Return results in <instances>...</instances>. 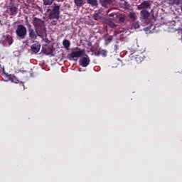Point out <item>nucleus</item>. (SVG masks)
Instances as JSON below:
<instances>
[{"label":"nucleus","mask_w":182,"mask_h":182,"mask_svg":"<svg viewBox=\"0 0 182 182\" xmlns=\"http://www.w3.org/2000/svg\"><path fill=\"white\" fill-rule=\"evenodd\" d=\"M52 9L48 8L46 12H50L48 14V18L50 19H59L60 18V5L53 3Z\"/></svg>","instance_id":"1"},{"label":"nucleus","mask_w":182,"mask_h":182,"mask_svg":"<svg viewBox=\"0 0 182 182\" xmlns=\"http://www.w3.org/2000/svg\"><path fill=\"white\" fill-rule=\"evenodd\" d=\"M28 33V30L23 24H18L16 30V35L19 39H25Z\"/></svg>","instance_id":"2"},{"label":"nucleus","mask_w":182,"mask_h":182,"mask_svg":"<svg viewBox=\"0 0 182 182\" xmlns=\"http://www.w3.org/2000/svg\"><path fill=\"white\" fill-rule=\"evenodd\" d=\"M54 50L55 48H53V46L45 44L42 46V53H44L45 55H51V56H53Z\"/></svg>","instance_id":"3"},{"label":"nucleus","mask_w":182,"mask_h":182,"mask_svg":"<svg viewBox=\"0 0 182 182\" xmlns=\"http://www.w3.org/2000/svg\"><path fill=\"white\" fill-rule=\"evenodd\" d=\"M77 51H72L71 53L69 55L70 58L72 59L75 58H81L85 55V50L80 49L79 48H75Z\"/></svg>","instance_id":"4"},{"label":"nucleus","mask_w":182,"mask_h":182,"mask_svg":"<svg viewBox=\"0 0 182 182\" xmlns=\"http://www.w3.org/2000/svg\"><path fill=\"white\" fill-rule=\"evenodd\" d=\"M28 38L31 41H36L38 39V32L32 28L31 24H28Z\"/></svg>","instance_id":"5"},{"label":"nucleus","mask_w":182,"mask_h":182,"mask_svg":"<svg viewBox=\"0 0 182 182\" xmlns=\"http://www.w3.org/2000/svg\"><path fill=\"white\" fill-rule=\"evenodd\" d=\"M33 25L35 29H38V28H42L45 26V21L42 19L34 17L33 20Z\"/></svg>","instance_id":"6"},{"label":"nucleus","mask_w":182,"mask_h":182,"mask_svg":"<svg viewBox=\"0 0 182 182\" xmlns=\"http://www.w3.org/2000/svg\"><path fill=\"white\" fill-rule=\"evenodd\" d=\"M79 65L80 66H82V68H87V66L90 65V58H89V55H86L82 59H80Z\"/></svg>","instance_id":"7"},{"label":"nucleus","mask_w":182,"mask_h":182,"mask_svg":"<svg viewBox=\"0 0 182 182\" xmlns=\"http://www.w3.org/2000/svg\"><path fill=\"white\" fill-rule=\"evenodd\" d=\"M36 31L37 32L38 36H40V38H45L46 36V28L45 26L38 28H36Z\"/></svg>","instance_id":"8"},{"label":"nucleus","mask_w":182,"mask_h":182,"mask_svg":"<svg viewBox=\"0 0 182 182\" xmlns=\"http://www.w3.org/2000/svg\"><path fill=\"white\" fill-rule=\"evenodd\" d=\"M140 16L141 19H143L144 21H147L149 19V16H150V12L147 11L146 9H143L140 11Z\"/></svg>","instance_id":"9"},{"label":"nucleus","mask_w":182,"mask_h":182,"mask_svg":"<svg viewBox=\"0 0 182 182\" xmlns=\"http://www.w3.org/2000/svg\"><path fill=\"white\" fill-rule=\"evenodd\" d=\"M8 9L9 11V15L11 16H15L18 14V7L15 6V5L9 6Z\"/></svg>","instance_id":"10"},{"label":"nucleus","mask_w":182,"mask_h":182,"mask_svg":"<svg viewBox=\"0 0 182 182\" xmlns=\"http://www.w3.org/2000/svg\"><path fill=\"white\" fill-rule=\"evenodd\" d=\"M151 4H150V1H144L140 5L138 6V9H147L150 8Z\"/></svg>","instance_id":"11"},{"label":"nucleus","mask_w":182,"mask_h":182,"mask_svg":"<svg viewBox=\"0 0 182 182\" xmlns=\"http://www.w3.org/2000/svg\"><path fill=\"white\" fill-rule=\"evenodd\" d=\"M9 44V46H11L12 43H14V38H12V36L8 35L5 37L4 40L3 41V45L5 46V45Z\"/></svg>","instance_id":"12"},{"label":"nucleus","mask_w":182,"mask_h":182,"mask_svg":"<svg viewBox=\"0 0 182 182\" xmlns=\"http://www.w3.org/2000/svg\"><path fill=\"white\" fill-rule=\"evenodd\" d=\"M113 1L114 0H100V2L104 8H108L109 5L113 4Z\"/></svg>","instance_id":"13"},{"label":"nucleus","mask_w":182,"mask_h":182,"mask_svg":"<svg viewBox=\"0 0 182 182\" xmlns=\"http://www.w3.org/2000/svg\"><path fill=\"white\" fill-rule=\"evenodd\" d=\"M41 50V46L39 43H35L31 46V51L33 53H38Z\"/></svg>","instance_id":"14"},{"label":"nucleus","mask_w":182,"mask_h":182,"mask_svg":"<svg viewBox=\"0 0 182 182\" xmlns=\"http://www.w3.org/2000/svg\"><path fill=\"white\" fill-rule=\"evenodd\" d=\"M6 76L8 77L9 80H11L12 83H19V80L16 79V77L12 75H8V73H6Z\"/></svg>","instance_id":"15"},{"label":"nucleus","mask_w":182,"mask_h":182,"mask_svg":"<svg viewBox=\"0 0 182 182\" xmlns=\"http://www.w3.org/2000/svg\"><path fill=\"white\" fill-rule=\"evenodd\" d=\"M135 60H136V63H141V62H143V60H144V55H143V53H140V54L137 55L135 57Z\"/></svg>","instance_id":"16"},{"label":"nucleus","mask_w":182,"mask_h":182,"mask_svg":"<svg viewBox=\"0 0 182 182\" xmlns=\"http://www.w3.org/2000/svg\"><path fill=\"white\" fill-rule=\"evenodd\" d=\"M63 46H64L65 49L69 50V48H70V41L69 40H63Z\"/></svg>","instance_id":"17"},{"label":"nucleus","mask_w":182,"mask_h":182,"mask_svg":"<svg viewBox=\"0 0 182 182\" xmlns=\"http://www.w3.org/2000/svg\"><path fill=\"white\" fill-rule=\"evenodd\" d=\"M92 19H94V21H100V19H102V16H100V13L95 11V14L92 16Z\"/></svg>","instance_id":"18"},{"label":"nucleus","mask_w":182,"mask_h":182,"mask_svg":"<svg viewBox=\"0 0 182 182\" xmlns=\"http://www.w3.org/2000/svg\"><path fill=\"white\" fill-rule=\"evenodd\" d=\"M129 18L131 19L132 22H134L137 19V15L134 12L129 14Z\"/></svg>","instance_id":"19"},{"label":"nucleus","mask_w":182,"mask_h":182,"mask_svg":"<svg viewBox=\"0 0 182 182\" xmlns=\"http://www.w3.org/2000/svg\"><path fill=\"white\" fill-rule=\"evenodd\" d=\"M55 0H43V4L45 6H50Z\"/></svg>","instance_id":"20"},{"label":"nucleus","mask_w":182,"mask_h":182,"mask_svg":"<svg viewBox=\"0 0 182 182\" xmlns=\"http://www.w3.org/2000/svg\"><path fill=\"white\" fill-rule=\"evenodd\" d=\"M87 3L92 6H97V0H87Z\"/></svg>","instance_id":"21"},{"label":"nucleus","mask_w":182,"mask_h":182,"mask_svg":"<svg viewBox=\"0 0 182 182\" xmlns=\"http://www.w3.org/2000/svg\"><path fill=\"white\" fill-rule=\"evenodd\" d=\"M140 28V24L139 23V21H135L132 24L131 29H139Z\"/></svg>","instance_id":"22"},{"label":"nucleus","mask_w":182,"mask_h":182,"mask_svg":"<svg viewBox=\"0 0 182 182\" xmlns=\"http://www.w3.org/2000/svg\"><path fill=\"white\" fill-rule=\"evenodd\" d=\"M76 6L80 7L83 5V0H74Z\"/></svg>","instance_id":"23"},{"label":"nucleus","mask_w":182,"mask_h":182,"mask_svg":"<svg viewBox=\"0 0 182 182\" xmlns=\"http://www.w3.org/2000/svg\"><path fill=\"white\" fill-rule=\"evenodd\" d=\"M100 53L103 58L107 56V50L100 49Z\"/></svg>","instance_id":"24"},{"label":"nucleus","mask_w":182,"mask_h":182,"mask_svg":"<svg viewBox=\"0 0 182 182\" xmlns=\"http://www.w3.org/2000/svg\"><path fill=\"white\" fill-rule=\"evenodd\" d=\"M171 2L173 5H176L177 6L182 4V0H171Z\"/></svg>","instance_id":"25"},{"label":"nucleus","mask_w":182,"mask_h":182,"mask_svg":"<svg viewBox=\"0 0 182 182\" xmlns=\"http://www.w3.org/2000/svg\"><path fill=\"white\" fill-rule=\"evenodd\" d=\"M119 22H121L122 23H123V22H124V21H126V16H124V15L122 14V15L119 16Z\"/></svg>","instance_id":"26"},{"label":"nucleus","mask_w":182,"mask_h":182,"mask_svg":"<svg viewBox=\"0 0 182 182\" xmlns=\"http://www.w3.org/2000/svg\"><path fill=\"white\" fill-rule=\"evenodd\" d=\"M107 24L111 27V28H116V24L112 21H108Z\"/></svg>","instance_id":"27"},{"label":"nucleus","mask_w":182,"mask_h":182,"mask_svg":"<svg viewBox=\"0 0 182 182\" xmlns=\"http://www.w3.org/2000/svg\"><path fill=\"white\" fill-rule=\"evenodd\" d=\"M112 41H113V36H109L106 39V42H108V43H110V42H112Z\"/></svg>","instance_id":"28"},{"label":"nucleus","mask_w":182,"mask_h":182,"mask_svg":"<svg viewBox=\"0 0 182 182\" xmlns=\"http://www.w3.org/2000/svg\"><path fill=\"white\" fill-rule=\"evenodd\" d=\"M114 50H115V52H117V50H119V46L117 44H115L114 46Z\"/></svg>","instance_id":"29"},{"label":"nucleus","mask_w":182,"mask_h":182,"mask_svg":"<svg viewBox=\"0 0 182 182\" xmlns=\"http://www.w3.org/2000/svg\"><path fill=\"white\" fill-rule=\"evenodd\" d=\"M95 56H100V50L95 53Z\"/></svg>","instance_id":"30"},{"label":"nucleus","mask_w":182,"mask_h":182,"mask_svg":"<svg viewBox=\"0 0 182 182\" xmlns=\"http://www.w3.org/2000/svg\"><path fill=\"white\" fill-rule=\"evenodd\" d=\"M124 6H126L127 8V6H129V2L124 1Z\"/></svg>","instance_id":"31"},{"label":"nucleus","mask_w":182,"mask_h":182,"mask_svg":"<svg viewBox=\"0 0 182 182\" xmlns=\"http://www.w3.org/2000/svg\"><path fill=\"white\" fill-rule=\"evenodd\" d=\"M54 1H55V2H63V1L65 0H54Z\"/></svg>","instance_id":"32"},{"label":"nucleus","mask_w":182,"mask_h":182,"mask_svg":"<svg viewBox=\"0 0 182 182\" xmlns=\"http://www.w3.org/2000/svg\"><path fill=\"white\" fill-rule=\"evenodd\" d=\"M56 23H57L56 21H53L52 22V24H53V25H56Z\"/></svg>","instance_id":"33"},{"label":"nucleus","mask_w":182,"mask_h":182,"mask_svg":"<svg viewBox=\"0 0 182 182\" xmlns=\"http://www.w3.org/2000/svg\"><path fill=\"white\" fill-rule=\"evenodd\" d=\"M109 16H114V14H109Z\"/></svg>","instance_id":"34"},{"label":"nucleus","mask_w":182,"mask_h":182,"mask_svg":"<svg viewBox=\"0 0 182 182\" xmlns=\"http://www.w3.org/2000/svg\"><path fill=\"white\" fill-rule=\"evenodd\" d=\"M116 43H119V41H116Z\"/></svg>","instance_id":"35"}]
</instances>
